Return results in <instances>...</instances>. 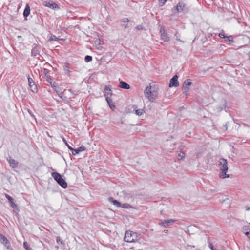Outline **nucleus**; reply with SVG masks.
<instances>
[{
	"label": "nucleus",
	"instance_id": "a211bd4d",
	"mask_svg": "<svg viewBox=\"0 0 250 250\" xmlns=\"http://www.w3.org/2000/svg\"><path fill=\"white\" fill-rule=\"evenodd\" d=\"M185 7V4L183 2H179L176 5V10L178 12H182Z\"/></svg>",
	"mask_w": 250,
	"mask_h": 250
},
{
	"label": "nucleus",
	"instance_id": "2f4dec72",
	"mask_svg": "<svg viewBox=\"0 0 250 250\" xmlns=\"http://www.w3.org/2000/svg\"><path fill=\"white\" fill-rule=\"evenodd\" d=\"M64 70L67 72V73H70V70H69L68 64H67L64 66Z\"/></svg>",
	"mask_w": 250,
	"mask_h": 250
},
{
	"label": "nucleus",
	"instance_id": "72a5a7b5",
	"mask_svg": "<svg viewBox=\"0 0 250 250\" xmlns=\"http://www.w3.org/2000/svg\"><path fill=\"white\" fill-rule=\"evenodd\" d=\"M136 29L138 30H142L143 29V26L141 25H139L136 27Z\"/></svg>",
	"mask_w": 250,
	"mask_h": 250
},
{
	"label": "nucleus",
	"instance_id": "a18cd8bd",
	"mask_svg": "<svg viewBox=\"0 0 250 250\" xmlns=\"http://www.w3.org/2000/svg\"><path fill=\"white\" fill-rule=\"evenodd\" d=\"M39 229H40L41 230H42V229H41V228H39Z\"/></svg>",
	"mask_w": 250,
	"mask_h": 250
},
{
	"label": "nucleus",
	"instance_id": "f3484780",
	"mask_svg": "<svg viewBox=\"0 0 250 250\" xmlns=\"http://www.w3.org/2000/svg\"><path fill=\"white\" fill-rule=\"evenodd\" d=\"M119 86L120 88L125 89H129L130 87L129 85L126 82L122 81L120 82Z\"/></svg>",
	"mask_w": 250,
	"mask_h": 250
},
{
	"label": "nucleus",
	"instance_id": "c85d7f7f",
	"mask_svg": "<svg viewBox=\"0 0 250 250\" xmlns=\"http://www.w3.org/2000/svg\"><path fill=\"white\" fill-rule=\"evenodd\" d=\"M178 157L179 159H183L185 157V154L184 152H180L178 154Z\"/></svg>",
	"mask_w": 250,
	"mask_h": 250
},
{
	"label": "nucleus",
	"instance_id": "39448f33",
	"mask_svg": "<svg viewBox=\"0 0 250 250\" xmlns=\"http://www.w3.org/2000/svg\"><path fill=\"white\" fill-rule=\"evenodd\" d=\"M159 32L160 34L161 39L162 40L165 42H168L170 41V37H169L163 26L161 27Z\"/></svg>",
	"mask_w": 250,
	"mask_h": 250
},
{
	"label": "nucleus",
	"instance_id": "f704fd0d",
	"mask_svg": "<svg viewBox=\"0 0 250 250\" xmlns=\"http://www.w3.org/2000/svg\"><path fill=\"white\" fill-rule=\"evenodd\" d=\"M123 207L124 208H130L131 206L129 204H123Z\"/></svg>",
	"mask_w": 250,
	"mask_h": 250
},
{
	"label": "nucleus",
	"instance_id": "4468645a",
	"mask_svg": "<svg viewBox=\"0 0 250 250\" xmlns=\"http://www.w3.org/2000/svg\"><path fill=\"white\" fill-rule=\"evenodd\" d=\"M40 49V47L39 45L34 44L33 47L31 51V55L32 56L36 57L38 55H39Z\"/></svg>",
	"mask_w": 250,
	"mask_h": 250
},
{
	"label": "nucleus",
	"instance_id": "f8f14e48",
	"mask_svg": "<svg viewBox=\"0 0 250 250\" xmlns=\"http://www.w3.org/2000/svg\"><path fill=\"white\" fill-rule=\"evenodd\" d=\"M44 5L53 9H59V6L55 2H54L52 1H45Z\"/></svg>",
	"mask_w": 250,
	"mask_h": 250
},
{
	"label": "nucleus",
	"instance_id": "2eb2a0df",
	"mask_svg": "<svg viewBox=\"0 0 250 250\" xmlns=\"http://www.w3.org/2000/svg\"><path fill=\"white\" fill-rule=\"evenodd\" d=\"M5 197L10 202V207L13 208H15L17 209V210H19L18 208V206L14 202V200L13 198L7 194H5Z\"/></svg>",
	"mask_w": 250,
	"mask_h": 250
},
{
	"label": "nucleus",
	"instance_id": "6ab92c4d",
	"mask_svg": "<svg viewBox=\"0 0 250 250\" xmlns=\"http://www.w3.org/2000/svg\"><path fill=\"white\" fill-rule=\"evenodd\" d=\"M129 22V20L127 18H124L122 21V25L124 27L125 29L127 28L128 27V23Z\"/></svg>",
	"mask_w": 250,
	"mask_h": 250
},
{
	"label": "nucleus",
	"instance_id": "79ce46f5",
	"mask_svg": "<svg viewBox=\"0 0 250 250\" xmlns=\"http://www.w3.org/2000/svg\"><path fill=\"white\" fill-rule=\"evenodd\" d=\"M177 35H178V31L176 32L175 36L177 37Z\"/></svg>",
	"mask_w": 250,
	"mask_h": 250
},
{
	"label": "nucleus",
	"instance_id": "f257e3e1",
	"mask_svg": "<svg viewBox=\"0 0 250 250\" xmlns=\"http://www.w3.org/2000/svg\"><path fill=\"white\" fill-rule=\"evenodd\" d=\"M218 167L220 173L219 174L220 178L225 179L230 177L229 174H227L228 170V162L226 159L220 158L218 161Z\"/></svg>",
	"mask_w": 250,
	"mask_h": 250
},
{
	"label": "nucleus",
	"instance_id": "5701e85b",
	"mask_svg": "<svg viewBox=\"0 0 250 250\" xmlns=\"http://www.w3.org/2000/svg\"><path fill=\"white\" fill-rule=\"evenodd\" d=\"M134 110L135 111V113L138 116H141L145 113L144 110L142 109H137L136 107L134 108Z\"/></svg>",
	"mask_w": 250,
	"mask_h": 250
},
{
	"label": "nucleus",
	"instance_id": "412c9836",
	"mask_svg": "<svg viewBox=\"0 0 250 250\" xmlns=\"http://www.w3.org/2000/svg\"><path fill=\"white\" fill-rule=\"evenodd\" d=\"M0 241L2 244H4L5 246L8 243V241L6 237L1 234H0Z\"/></svg>",
	"mask_w": 250,
	"mask_h": 250
},
{
	"label": "nucleus",
	"instance_id": "0eeeda50",
	"mask_svg": "<svg viewBox=\"0 0 250 250\" xmlns=\"http://www.w3.org/2000/svg\"><path fill=\"white\" fill-rule=\"evenodd\" d=\"M178 76L177 75H174L169 81V87H177L179 86V83L178 81Z\"/></svg>",
	"mask_w": 250,
	"mask_h": 250
},
{
	"label": "nucleus",
	"instance_id": "dca6fc26",
	"mask_svg": "<svg viewBox=\"0 0 250 250\" xmlns=\"http://www.w3.org/2000/svg\"><path fill=\"white\" fill-rule=\"evenodd\" d=\"M192 84V83L189 79L185 81L183 85L184 92H187L188 91V87L191 86Z\"/></svg>",
	"mask_w": 250,
	"mask_h": 250
},
{
	"label": "nucleus",
	"instance_id": "4be33fe9",
	"mask_svg": "<svg viewBox=\"0 0 250 250\" xmlns=\"http://www.w3.org/2000/svg\"><path fill=\"white\" fill-rule=\"evenodd\" d=\"M109 201L112 202L116 207H119L121 206V204L118 201L114 200L113 198H109Z\"/></svg>",
	"mask_w": 250,
	"mask_h": 250
},
{
	"label": "nucleus",
	"instance_id": "473e14b6",
	"mask_svg": "<svg viewBox=\"0 0 250 250\" xmlns=\"http://www.w3.org/2000/svg\"><path fill=\"white\" fill-rule=\"evenodd\" d=\"M52 87L54 88V90L56 91L57 84L55 82H52V84H50Z\"/></svg>",
	"mask_w": 250,
	"mask_h": 250
},
{
	"label": "nucleus",
	"instance_id": "7ed1b4c3",
	"mask_svg": "<svg viewBox=\"0 0 250 250\" xmlns=\"http://www.w3.org/2000/svg\"><path fill=\"white\" fill-rule=\"evenodd\" d=\"M151 86H147L144 91L145 96L150 101L153 102L155 100V92L151 90Z\"/></svg>",
	"mask_w": 250,
	"mask_h": 250
},
{
	"label": "nucleus",
	"instance_id": "9d476101",
	"mask_svg": "<svg viewBox=\"0 0 250 250\" xmlns=\"http://www.w3.org/2000/svg\"><path fill=\"white\" fill-rule=\"evenodd\" d=\"M68 148L72 151V153L73 155L79 154L80 152L85 150V147L83 146L78 147L77 149H74L71 146H68Z\"/></svg>",
	"mask_w": 250,
	"mask_h": 250
},
{
	"label": "nucleus",
	"instance_id": "aec40b11",
	"mask_svg": "<svg viewBox=\"0 0 250 250\" xmlns=\"http://www.w3.org/2000/svg\"><path fill=\"white\" fill-rule=\"evenodd\" d=\"M30 12V6L28 4H26L25 8L24 9L23 12V16L24 17L26 18L29 14Z\"/></svg>",
	"mask_w": 250,
	"mask_h": 250
},
{
	"label": "nucleus",
	"instance_id": "bb28decb",
	"mask_svg": "<svg viewBox=\"0 0 250 250\" xmlns=\"http://www.w3.org/2000/svg\"><path fill=\"white\" fill-rule=\"evenodd\" d=\"M109 106L111 109H113L115 108V105L113 104L112 101V99H110V101L107 102Z\"/></svg>",
	"mask_w": 250,
	"mask_h": 250
},
{
	"label": "nucleus",
	"instance_id": "423d86ee",
	"mask_svg": "<svg viewBox=\"0 0 250 250\" xmlns=\"http://www.w3.org/2000/svg\"><path fill=\"white\" fill-rule=\"evenodd\" d=\"M104 95L106 98V100L107 102L110 101L111 96L112 95V92L111 91V88L109 87V86H105L104 89Z\"/></svg>",
	"mask_w": 250,
	"mask_h": 250
},
{
	"label": "nucleus",
	"instance_id": "20e7f679",
	"mask_svg": "<svg viewBox=\"0 0 250 250\" xmlns=\"http://www.w3.org/2000/svg\"><path fill=\"white\" fill-rule=\"evenodd\" d=\"M136 233L131 231H127L125 234L124 240L125 242L131 243L135 242L136 239Z\"/></svg>",
	"mask_w": 250,
	"mask_h": 250
},
{
	"label": "nucleus",
	"instance_id": "393cba45",
	"mask_svg": "<svg viewBox=\"0 0 250 250\" xmlns=\"http://www.w3.org/2000/svg\"><path fill=\"white\" fill-rule=\"evenodd\" d=\"M208 247L211 250H217V249L214 247L212 243L210 241L209 237L208 238Z\"/></svg>",
	"mask_w": 250,
	"mask_h": 250
},
{
	"label": "nucleus",
	"instance_id": "a19ab883",
	"mask_svg": "<svg viewBox=\"0 0 250 250\" xmlns=\"http://www.w3.org/2000/svg\"><path fill=\"white\" fill-rule=\"evenodd\" d=\"M176 40H177V41H181L180 40V39L178 38V37H176Z\"/></svg>",
	"mask_w": 250,
	"mask_h": 250
},
{
	"label": "nucleus",
	"instance_id": "e433bc0d",
	"mask_svg": "<svg viewBox=\"0 0 250 250\" xmlns=\"http://www.w3.org/2000/svg\"><path fill=\"white\" fill-rule=\"evenodd\" d=\"M160 3H162L161 6L163 5L165 2L167 1V0H160Z\"/></svg>",
	"mask_w": 250,
	"mask_h": 250
},
{
	"label": "nucleus",
	"instance_id": "58836bf2",
	"mask_svg": "<svg viewBox=\"0 0 250 250\" xmlns=\"http://www.w3.org/2000/svg\"><path fill=\"white\" fill-rule=\"evenodd\" d=\"M63 140L64 141V142L65 143V145L67 146L68 147V146H70L67 143V142H66V141L65 140V139L64 138H63Z\"/></svg>",
	"mask_w": 250,
	"mask_h": 250
},
{
	"label": "nucleus",
	"instance_id": "c9c22d12",
	"mask_svg": "<svg viewBox=\"0 0 250 250\" xmlns=\"http://www.w3.org/2000/svg\"><path fill=\"white\" fill-rule=\"evenodd\" d=\"M56 241L58 243L60 242L61 244H62V241L61 240V239L60 237H57L56 239Z\"/></svg>",
	"mask_w": 250,
	"mask_h": 250
},
{
	"label": "nucleus",
	"instance_id": "7c9ffc66",
	"mask_svg": "<svg viewBox=\"0 0 250 250\" xmlns=\"http://www.w3.org/2000/svg\"><path fill=\"white\" fill-rule=\"evenodd\" d=\"M219 36L221 38H224V39L228 38V36H226L225 35V34L223 32V31L219 34Z\"/></svg>",
	"mask_w": 250,
	"mask_h": 250
},
{
	"label": "nucleus",
	"instance_id": "a878e982",
	"mask_svg": "<svg viewBox=\"0 0 250 250\" xmlns=\"http://www.w3.org/2000/svg\"><path fill=\"white\" fill-rule=\"evenodd\" d=\"M92 60V56H89V55H86L85 57V58H84V60L86 62H89L90 61H91Z\"/></svg>",
	"mask_w": 250,
	"mask_h": 250
},
{
	"label": "nucleus",
	"instance_id": "ea45409f",
	"mask_svg": "<svg viewBox=\"0 0 250 250\" xmlns=\"http://www.w3.org/2000/svg\"><path fill=\"white\" fill-rule=\"evenodd\" d=\"M246 210L247 211L250 210V207L248 206L246 207Z\"/></svg>",
	"mask_w": 250,
	"mask_h": 250
},
{
	"label": "nucleus",
	"instance_id": "ddd939ff",
	"mask_svg": "<svg viewBox=\"0 0 250 250\" xmlns=\"http://www.w3.org/2000/svg\"><path fill=\"white\" fill-rule=\"evenodd\" d=\"M242 232L250 239V225H246L242 228Z\"/></svg>",
	"mask_w": 250,
	"mask_h": 250
},
{
	"label": "nucleus",
	"instance_id": "4c0bfd02",
	"mask_svg": "<svg viewBox=\"0 0 250 250\" xmlns=\"http://www.w3.org/2000/svg\"><path fill=\"white\" fill-rule=\"evenodd\" d=\"M226 39H227L226 40V41H227V42H233V40L229 39V37H228V38H226Z\"/></svg>",
	"mask_w": 250,
	"mask_h": 250
},
{
	"label": "nucleus",
	"instance_id": "c03bdc74",
	"mask_svg": "<svg viewBox=\"0 0 250 250\" xmlns=\"http://www.w3.org/2000/svg\"><path fill=\"white\" fill-rule=\"evenodd\" d=\"M225 129L226 130L227 128V124L225 125Z\"/></svg>",
	"mask_w": 250,
	"mask_h": 250
},
{
	"label": "nucleus",
	"instance_id": "1a4fd4ad",
	"mask_svg": "<svg viewBox=\"0 0 250 250\" xmlns=\"http://www.w3.org/2000/svg\"><path fill=\"white\" fill-rule=\"evenodd\" d=\"M175 221L176 220L174 219L164 220V221H162L159 222L158 224L160 226L164 227L165 228H167L169 225L174 223Z\"/></svg>",
	"mask_w": 250,
	"mask_h": 250
},
{
	"label": "nucleus",
	"instance_id": "6e6552de",
	"mask_svg": "<svg viewBox=\"0 0 250 250\" xmlns=\"http://www.w3.org/2000/svg\"><path fill=\"white\" fill-rule=\"evenodd\" d=\"M28 80L29 85L30 88V90L34 93H36L37 92V86L36 85L34 81L33 80L32 78L30 77L28 75Z\"/></svg>",
	"mask_w": 250,
	"mask_h": 250
},
{
	"label": "nucleus",
	"instance_id": "b1692460",
	"mask_svg": "<svg viewBox=\"0 0 250 250\" xmlns=\"http://www.w3.org/2000/svg\"><path fill=\"white\" fill-rule=\"evenodd\" d=\"M60 40L59 38L57 37L56 36H55L53 34H50L49 38V41H58Z\"/></svg>",
	"mask_w": 250,
	"mask_h": 250
},
{
	"label": "nucleus",
	"instance_id": "9b49d317",
	"mask_svg": "<svg viewBox=\"0 0 250 250\" xmlns=\"http://www.w3.org/2000/svg\"><path fill=\"white\" fill-rule=\"evenodd\" d=\"M7 161L8 162L11 168L14 169L18 167L19 163L18 161H16L15 160L11 158V157H8L7 158Z\"/></svg>",
	"mask_w": 250,
	"mask_h": 250
},
{
	"label": "nucleus",
	"instance_id": "37998d69",
	"mask_svg": "<svg viewBox=\"0 0 250 250\" xmlns=\"http://www.w3.org/2000/svg\"><path fill=\"white\" fill-rule=\"evenodd\" d=\"M188 247H193V248H194V247H195V246H194L188 245Z\"/></svg>",
	"mask_w": 250,
	"mask_h": 250
},
{
	"label": "nucleus",
	"instance_id": "f03ea898",
	"mask_svg": "<svg viewBox=\"0 0 250 250\" xmlns=\"http://www.w3.org/2000/svg\"><path fill=\"white\" fill-rule=\"evenodd\" d=\"M52 176L58 183V184L61 186L63 188H66L67 187V183L62 178L61 174L57 172H52Z\"/></svg>",
	"mask_w": 250,
	"mask_h": 250
},
{
	"label": "nucleus",
	"instance_id": "c756f323",
	"mask_svg": "<svg viewBox=\"0 0 250 250\" xmlns=\"http://www.w3.org/2000/svg\"><path fill=\"white\" fill-rule=\"evenodd\" d=\"M23 246H24V248L26 250H31V249L28 246V244L27 243V242H24L23 243Z\"/></svg>",
	"mask_w": 250,
	"mask_h": 250
},
{
	"label": "nucleus",
	"instance_id": "cd10ccee",
	"mask_svg": "<svg viewBox=\"0 0 250 250\" xmlns=\"http://www.w3.org/2000/svg\"><path fill=\"white\" fill-rule=\"evenodd\" d=\"M46 80L47 82H48L50 84H52V83L53 82L52 79L50 76L47 75L46 76Z\"/></svg>",
	"mask_w": 250,
	"mask_h": 250
}]
</instances>
